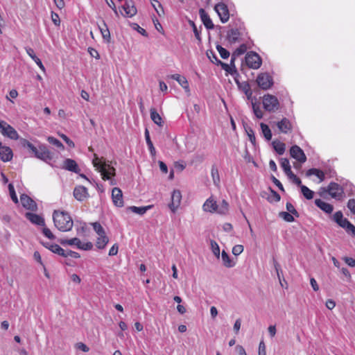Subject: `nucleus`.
Masks as SVG:
<instances>
[{"label":"nucleus","mask_w":355,"mask_h":355,"mask_svg":"<svg viewBox=\"0 0 355 355\" xmlns=\"http://www.w3.org/2000/svg\"><path fill=\"white\" fill-rule=\"evenodd\" d=\"M108 242L109 238L105 234L100 235L97 237L96 246L100 250L104 249Z\"/></svg>","instance_id":"nucleus-32"},{"label":"nucleus","mask_w":355,"mask_h":355,"mask_svg":"<svg viewBox=\"0 0 355 355\" xmlns=\"http://www.w3.org/2000/svg\"><path fill=\"white\" fill-rule=\"evenodd\" d=\"M222 23H225L229 20L230 13L226 4L223 2L217 3L214 7Z\"/></svg>","instance_id":"nucleus-11"},{"label":"nucleus","mask_w":355,"mask_h":355,"mask_svg":"<svg viewBox=\"0 0 355 355\" xmlns=\"http://www.w3.org/2000/svg\"><path fill=\"white\" fill-rule=\"evenodd\" d=\"M42 233L48 239H55V236L54 234L52 233V232L51 231L50 229L47 228V227H43L42 229Z\"/></svg>","instance_id":"nucleus-51"},{"label":"nucleus","mask_w":355,"mask_h":355,"mask_svg":"<svg viewBox=\"0 0 355 355\" xmlns=\"http://www.w3.org/2000/svg\"><path fill=\"white\" fill-rule=\"evenodd\" d=\"M8 189H9V193H10V196L12 200L15 203H18V198H17V196L15 193V188H14V186L12 185V184H8Z\"/></svg>","instance_id":"nucleus-43"},{"label":"nucleus","mask_w":355,"mask_h":355,"mask_svg":"<svg viewBox=\"0 0 355 355\" xmlns=\"http://www.w3.org/2000/svg\"><path fill=\"white\" fill-rule=\"evenodd\" d=\"M153 205H148L144 207H136V206H130L126 208L127 211H131L135 214H139V215H144L146 213L147 211L152 209Z\"/></svg>","instance_id":"nucleus-25"},{"label":"nucleus","mask_w":355,"mask_h":355,"mask_svg":"<svg viewBox=\"0 0 355 355\" xmlns=\"http://www.w3.org/2000/svg\"><path fill=\"white\" fill-rule=\"evenodd\" d=\"M291 156L300 163L306 161V157L304 151L297 145L293 146L290 149Z\"/></svg>","instance_id":"nucleus-13"},{"label":"nucleus","mask_w":355,"mask_h":355,"mask_svg":"<svg viewBox=\"0 0 355 355\" xmlns=\"http://www.w3.org/2000/svg\"><path fill=\"white\" fill-rule=\"evenodd\" d=\"M170 78L176 80L181 86L187 80L184 76H180L178 73L171 75Z\"/></svg>","instance_id":"nucleus-46"},{"label":"nucleus","mask_w":355,"mask_h":355,"mask_svg":"<svg viewBox=\"0 0 355 355\" xmlns=\"http://www.w3.org/2000/svg\"><path fill=\"white\" fill-rule=\"evenodd\" d=\"M47 140H48V141H49L50 144H53V145L55 146H56V147H58V148H60V149H62V150H63V149H64V146H63V144H62V143H61L58 139H57L56 138H55V137H49L47 138Z\"/></svg>","instance_id":"nucleus-42"},{"label":"nucleus","mask_w":355,"mask_h":355,"mask_svg":"<svg viewBox=\"0 0 355 355\" xmlns=\"http://www.w3.org/2000/svg\"><path fill=\"white\" fill-rule=\"evenodd\" d=\"M244 248L242 245H236L232 248V253L235 256L241 254L243 252Z\"/></svg>","instance_id":"nucleus-50"},{"label":"nucleus","mask_w":355,"mask_h":355,"mask_svg":"<svg viewBox=\"0 0 355 355\" xmlns=\"http://www.w3.org/2000/svg\"><path fill=\"white\" fill-rule=\"evenodd\" d=\"M13 153L12 149L6 146H3L0 142V159L4 162H9L12 159Z\"/></svg>","instance_id":"nucleus-17"},{"label":"nucleus","mask_w":355,"mask_h":355,"mask_svg":"<svg viewBox=\"0 0 355 355\" xmlns=\"http://www.w3.org/2000/svg\"><path fill=\"white\" fill-rule=\"evenodd\" d=\"M88 52L89 53V54L92 57L95 58L96 59L100 58L99 53H98V51L96 49H94L93 48H89Z\"/></svg>","instance_id":"nucleus-63"},{"label":"nucleus","mask_w":355,"mask_h":355,"mask_svg":"<svg viewBox=\"0 0 355 355\" xmlns=\"http://www.w3.org/2000/svg\"><path fill=\"white\" fill-rule=\"evenodd\" d=\"M182 194L180 190H174L171 195V202L169 204V209L175 213L180 205Z\"/></svg>","instance_id":"nucleus-12"},{"label":"nucleus","mask_w":355,"mask_h":355,"mask_svg":"<svg viewBox=\"0 0 355 355\" xmlns=\"http://www.w3.org/2000/svg\"><path fill=\"white\" fill-rule=\"evenodd\" d=\"M112 199L114 205L118 207L123 206V193L119 188L115 187L112 191Z\"/></svg>","instance_id":"nucleus-16"},{"label":"nucleus","mask_w":355,"mask_h":355,"mask_svg":"<svg viewBox=\"0 0 355 355\" xmlns=\"http://www.w3.org/2000/svg\"><path fill=\"white\" fill-rule=\"evenodd\" d=\"M73 196L78 201H83L89 197L87 189L83 186H77L73 190Z\"/></svg>","instance_id":"nucleus-15"},{"label":"nucleus","mask_w":355,"mask_h":355,"mask_svg":"<svg viewBox=\"0 0 355 355\" xmlns=\"http://www.w3.org/2000/svg\"><path fill=\"white\" fill-rule=\"evenodd\" d=\"M246 132H247V135L249 137V140L250 141V142L252 144H254L255 141H256V137H255L254 131L251 128H249L248 130H246Z\"/></svg>","instance_id":"nucleus-52"},{"label":"nucleus","mask_w":355,"mask_h":355,"mask_svg":"<svg viewBox=\"0 0 355 355\" xmlns=\"http://www.w3.org/2000/svg\"><path fill=\"white\" fill-rule=\"evenodd\" d=\"M301 193L307 200H311L314 197V192L305 185L300 186Z\"/></svg>","instance_id":"nucleus-35"},{"label":"nucleus","mask_w":355,"mask_h":355,"mask_svg":"<svg viewBox=\"0 0 355 355\" xmlns=\"http://www.w3.org/2000/svg\"><path fill=\"white\" fill-rule=\"evenodd\" d=\"M280 164L286 175L288 174L290 172L292 171L290 162L288 159L282 158L280 159Z\"/></svg>","instance_id":"nucleus-38"},{"label":"nucleus","mask_w":355,"mask_h":355,"mask_svg":"<svg viewBox=\"0 0 355 355\" xmlns=\"http://www.w3.org/2000/svg\"><path fill=\"white\" fill-rule=\"evenodd\" d=\"M262 103L264 110L269 112H275L280 107L278 98L275 96L269 94L263 95Z\"/></svg>","instance_id":"nucleus-4"},{"label":"nucleus","mask_w":355,"mask_h":355,"mask_svg":"<svg viewBox=\"0 0 355 355\" xmlns=\"http://www.w3.org/2000/svg\"><path fill=\"white\" fill-rule=\"evenodd\" d=\"M60 242L62 245H76L77 248L83 250H90L93 248L92 242L83 243L78 238L62 239Z\"/></svg>","instance_id":"nucleus-7"},{"label":"nucleus","mask_w":355,"mask_h":355,"mask_svg":"<svg viewBox=\"0 0 355 355\" xmlns=\"http://www.w3.org/2000/svg\"><path fill=\"white\" fill-rule=\"evenodd\" d=\"M53 220L55 227L61 232H68L73 225L71 216L64 211L55 210L53 214Z\"/></svg>","instance_id":"nucleus-3"},{"label":"nucleus","mask_w":355,"mask_h":355,"mask_svg":"<svg viewBox=\"0 0 355 355\" xmlns=\"http://www.w3.org/2000/svg\"><path fill=\"white\" fill-rule=\"evenodd\" d=\"M333 218L336 223H339V222L343 218V214L340 211H338L334 214Z\"/></svg>","instance_id":"nucleus-59"},{"label":"nucleus","mask_w":355,"mask_h":355,"mask_svg":"<svg viewBox=\"0 0 355 355\" xmlns=\"http://www.w3.org/2000/svg\"><path fill=\"white\" fill-rule=\"evenodd\" d=\"M344 261L349 266H351V267H354L355 266V259H354L353 258H351V257H345L344 258Z\"/></svg>","instance_id":"nucleus-64"},{"label":"nucleus","mask_w":355,"mask_h":355,"mask_svg":"<svg viewBox=\"0 0 355 355\" xmlns=\"http://www.w3.org/2000/svg\"><path fill=\"white\" fill-rule=\"evenodd\" d=\"M26 51L27 54L35 61V62L37 64L40 69L44 71L45 67L43 65L41 60L35 55L33 49L31 48H26Z\"/></svg>","instance_id":"nucleus-29"},{"label":"nucleus","mask_w":355,"mask_h":355,"mask_svg":"<svg viewBox=\"0 0 355 355\" xmlns=\"http://www.w3.org/2000/svg\"><path fill=\"white\" fill-rule=\"evenodd\" d=\"M280 216L287 222H293L294 220V218L292 214L289 212L282 211L279 214Z\"/></svg>","instance_id":"nucleus-49"},{"label":"nucleus","mask_w":355,"mask_h":355,"mask_svg":"<svg viewBox=\"0 0 355 355\" xmlns=\"http://www.w3.org/2000/svg\"><path fill=\"white\" fill-rule=\"evenodd\" d=\"M245 63L251 69H259L262 63L259 55L255 52L250 51L245 55Z\"/></svg>","instance_id":"nucleus-8"},{"label":"nucleus","mask_w":355,"mask_h":355,"mask_svg":"<svg viewBox=\"0 0 355 355\" xmlns=\"http://www.w3.org/2000/svg\"><path fill=\"white\" fill-rule=\"evenodd\" d=\"M199 15L205 26L207 29H213L214 26V24L208 14L205 12V10L203 8H200L199 10Z\"/></svg>","instance_id":"nucleus-23"},{"label":"nucleus","mask_w":355,"mask_h":355,"mask_svg":"<svg viewBox=\"0 0 355 355\" xmlns=\"http://www.w3.org/2000/svg\"><path fill=\"white\" fill-rule=\"evenodd\" d=\"M43 245L51 250L52 252L60 255L62 257H66V253L64 249H62L58 244H51L50 243H42Z\"/></svg>","instance_id":"nucleus-24"},{"label":"nucleus","mask_w":355,"mask_h":355,"mask_svg":"<svg viewBox=\"0 0 355 355\" xmlns=\"http://www.w3.org/2000/svg\"><path fill=\"white\" fill-rule=\"evenodd\" d=\"M60 136L68 144L69 147H74V143L67 136L64 134H60Z\"/></svg>","instance_id":"nucleus-58"},{"label":"nucleus","mask_w":355,"mask_h":355,"mask_svg":"<svg viewBox=\"0 0 355 355\" xmlns=\"http://www.w3.org/2000/svg\"><path fill=\"white\" fill-rule=\"evenodd\" d=\"M252 107L255 116L259 119H262L263 116V112L261 109L259 105L257 104L256 102L252 101Z\"/></svg>","instance_id":"nucleus-37"},{"label":"nucleus","mask_w":355,"mask_h":355,"mask_svg":"<svg viewBox=\"0 0 355 355\" xmlns=\"http://www.w3.org/2000/svg\"><path fill=\"white\" fill-rule=\"evenodd\" d=\"M211 248L213 254L218 259L220 257V248L218 243L211 240L210 242Z\"/></svg>","instance_id":"nucleus-39"},{"label":"nucleus","mask_w":355,"mask_h":355,"mask_svg":"<svg viewBox=\"0 0 355 355\" xmlns=\"http://www.w3.org/2000/svg\"><path fill=\"white\" fill-rule=\"evenodd\" d=\"M322 189L337 200H340L344 197L343 189L338 183L331 182L327 187Z\"/></svg>","instance_id":"nucleus-5"},{"label":"nucleus","mask_w":355,"mask_h":355,"mask_svg":"<svg viewBox=\"0 0 355 355\" xmlns=\"http://www.w3.org/2000/svg\"><path fill=\"white\" fill-rule=\"evenodd\" d=\"M150 112L152 121L158 126L162 127L164 124L162 118L159 115V114L156 111V110L155 108H150Z\"/></svg>","instance_id":"nucleus-28"},{"label":"nucleus","mask_w":355,"mask_h":355,"mask_svg":"<svg viewBox=\"0 0 355 355\" xmlns=\"http://www.w3.org/2000/svg\"><path fill=\"white\" fill-rule=\"evenodd\" d=\"M92 164L96 170L101 173L103 180H109L111 185L116 184V181L112 178L115 175V168L110 164L109 162L94 154Z\"/></svg>","instance_id":"nucleus-1"},{"label":"nucleus","mask_w":355,"mask_h":355,"mask_svg":"<svg viewBox=\"0 0 355 355\" xmlns=\"http://www.w3.org/2000/svg\"><path fill=\"white\" fill-rule=\"evenodd\" d=\"M347 207L355 215V199H350L347 202Z\"/></svg>","instance_id":"nucleus-54"},{"label":"nucleus","mask_w":355,"mask_h":355,"mask_svg":"<svg viewBox=\"0 0 355 355\" xmlns=\"http://www.w3.org/2000/svg\"><path fill=\"white\" fill-rule=\"evenodd\" d=\"M221 259L223 265L227 268H232L236 264L235 261L229 257L228 254L225 250L222 251Z\"/></svg>","instance_id":"nucleus-30"},{"label":"nucleus","mask_w":355,"mask_h":355,"mask_svg":"<svg viewBox=\"0 0 355 355\" xmlns=\"http://www.w3.org/2000/svg\"><path fill=\"white\" fill-rule=\"evenodd\" d=\"M189 24L193 28V33L195 35L196 38L200 42H201V37L200 35V31L197 28V26H196L195 23L193 21H189Z\"/></svg>","instance_id":"nucleus-48"},{"label":"nucleus","mask_w":355,"mask_h":355,"mask_svg":"<svg viewBox=\"0 0 355 355\" xmlns=\"http://www.w3.org/2000/svg\"><path fill=\"white\" fill-rule=\"evenodd\" d=\"M258 85L263 89H268L273 85L272 77L267 73H260L257 78Z\"/></svg>","instance_id":"nucleus-10"},{"label":"nucleus","mask_w":355,"mask_h":355,"mask_svg":"<svg viewBox=\"0 0 355 355\" xmlns=\"http://www.w3.org/2000/svg\"><path fill=\"white\" fill-rule=\"evenodd\" d=\"M62 168L75 173H78L80 171L76 162L69 158L63 162Z\"/></svg>","instance_id":"nucleus-19"},{"label":"nucleus","mask_w":355,"mask_h":355,"mask_svg":"<svg viewBox=\"0 0 355 355\" xmlns=\"http://www.w3.org/2000/svg\"><path fill=\"white\" fill-rule=\"evenodd\" d=\"M244 31L239 29H231L227 32V40L230 44L244 41Z\"/></svg>","instance_id":"nucleus-9"},{"label":"nucleus","mask_w":355,"mask_h":355,"mask_svg":"<svg viewBox=\"0 0 355 355\" xmlns=\"http://www.w3.org/2000/svg\"><path fill=\"white\" fill-rule=\"evenodd\" d=\"M26 218L29 220L33 224L40 225V226H44L45 222L43 217H42L40 215H37L36 214L27 212L25 214Z\"/></svg>","instance_id":"nucleus-22"},{"label":"nucleus","mask_w":355,"mask_h":355,"mask_svg":"<svg viewBox=\"0 0 355 355\" xmlns=\"http://www.w3.org/2000/svg\"><path fill=\"white\" fill-rule=\"evenodd\" d=\"M125 13L122 14L124 17H132L137 13V8H135L132 1H126L124 5L122 6Z\"/></svg>","instance_id":"nucleus-20"},{"label":"nucleus","mask_w":355,"mask_h":355,"mask_svg":"<svg viewBox=\"0 0 355 355\" xmlns=\"http://www.w3.org/2000/svg\"><path fill=\"white\" fill-rule=\"evenodd\" d=\"M276 125L279 130L284 134H288L293 130L292 123L286 117L282 118Z\"/></svg>","instance_id":"nucleus-14"},{"label":"nucleus","mask_w":355,"mask_h":355,"mask_svg":"<svg viewBox=\"0 0 355 355\" xmlns=\"http://www.w3.org/2000/svg\"><path fill=\"white\" fill-rule=\"evenodd\" d=\"M216 49L218 51V53L222 58L226 59L230 56L229 51L227 50H226L225 48H223V46L218 45L216 46Z\"/></svg>","instance_id":"nucleus-44"},{"label":"nucleus","mask_w":355,"mask_h":355,"mask_svg":"<svg viewBox=\"0 0 355 355\" xmlns=\"http://www.w3.org/2000/svg\"><path fill=\"white\" fill-rule=\"evenodd\" d=\"M36 157L46 162L51 161L53 158L51 152L44 146H40L39 147V151L38 153H37Z\"/></svg>","instance_id":"nucleus-21"},{"label":"nucleus","mask_w":355,"mask_h":355,"mask_svg":"<svg viewBox=\"0 0 355 355\" xmlns=\"http://www.w3.org/2000/svg\"><path fill=\"white\" fill-rule=\"evenodd\" d=\"M202 208L207 213L226 215L229 211V204L225 200L218 203L214 197L211 196L205 200Z\"/></svg>","instance_id":"nucleus-2"},{"label":"nucleus","mask_w":355,"mask_h":355,"mask_svg":"<svg viewBox=\"0 0 355 355\" xmlns=\"http://www.w3.org/2000/svg\"><path fill=\"white\" fill-rule=\"evenodd\" d=\"M51 19L53 22V24L57 26H59L60 24V17H59V15L53 12H51Z\"/></svg>","instance_id":"nucleus-55"},{"label":"nucleus","mask_w":355,"mask_h":355,"mask_svg":"<svg viewBox=\"0 0 355 355\" xmlns=\"http://www.w3.org/2000/svg\"><path fill=\"white\" fill-rule=\"evenodd\" d=\"M345 230L347 233L355 236V226L352 223H350Z\"/></svg>","instance_id":"nucleus-61"},{"label":"nucleus","mask_w":355,"mask_h":355,"mask_svg":"<svg viewBox=\"0 0 355 355\" xmlns=\"http://www.w3.org/2000/svg\"><path fill=\"white\" fill-rule=\"evenodd\" d=\"M260 127H261V133H262L263 136L264 137V138L267 141H270L272 139V135L271 130H270V128L268 127V125L263 123H261Z\"/></svg>","instance_id":"nucleus-33"},{"label":"nucleus","mask_w":355,"mask_h":355,"mask_svg":"<svg viewBox=\"0 0 355 355\" xmlns=\"http://www.w3.org/2000/svg\"><path fill=\"white\" fill-rule=\"evenodd\" d=\"M288 178L295 184L297 186L302 185V182L299 178H297L292 171L286 175Z\"/></svg>","instance_id":"nucleus-47"},{"label":"nucleus","mask_w":355,"mask_h":355,"mask_svg":"<svg viewBox=\"0 0 355 355\" xmlns=\"http://www.w3.org/2000/svg\"><path fill=\"white\" fill-rule=\"evenodd\" d=\"M99 29H100V31H101V33L102 35L103 40L106 42H110V31H109L107 25L105 24V23H103V26H100Z\"/></svg>","instance_id":"nucleus-36"},{"label":"nucleus","mask_w":355,"mask_h":355,"mask_svg":"<svg viewBox=\"0 0 355 355\" xmlns=\"http://www.w3.org/2000/svg\"><path fill=\"white\" fill-rule=\"evenodd\" d=\"M20 201L22 206L26 209L31 211H35L37 209V205L35 202L27 195L22 194L20 196Z\"/></svg>","instance_id":"nucleus-18"},{"label":"nucleus","mask_w":355,"mask_h":355,"mask_svg":"<svg viewBox=\"0 0 355 355\" xmlns=\"http://www.w3.org/2000/svg\"><path fill=\"white\" fill-rule=\"evenodd\" d=\"M34 259L41 266L44 265V263L42 260L41 255L38 251H35L33 254Z\"/></svg>","instance_id":"nucleus-60"},{"label":"nucleus","mask_w":355,"mask_h":355,"mask_svg":"<svg viewBox=\"0 0 355 355\" xmlns=\"http://www.w3.org/2000/svg\"><path fill=\"white\" fill-rule=\"evenodd\" d=\"M0 132L3 136L12 140H17L19 138L16 130L5 121L0 120Z\"/></svg>","instance_id":"nucleus-6"},{"label":"nucleus","mask_w":355,"mask_h":355,"mask_svg":"<svg viewBox=\"0 0 355 355\" xmlns=\"http://www.w3.org/2000/svg\"><path fill=\"white\" fill-rule=\"evenodd\" d=\"M145 139L147 144V146L148 147V150L150 151V153L153 157H155L156 155V150L153 144L152 141L150 140L149 131L148 129L145 130Z\"/></svg>","instance_id":"nucleus-31"},{"label":"nucleus","mask_w":355,"mask_h":355,"mask_svg":"<svg viewBox=\"0 0 355 355\" xmlns=\"http://www.w3.org/2000/svg\"><path fill=\"white\" fill-rule=\"evenodd\" d=\"M259 355H266V345L263 340L259 345Z\"/></svg>","instance_id":"nucleus-53"},{"label":"nucleus","mask_w":355,"mask_h":355,"mask_svg":"<svg viewBox=\"0 0 355 355\" xmlns=\"http://www.w3.org/2000/svg\"><path fill=\"white\" fill-rule=\"evenodd\" d=\"M315 204L318 207L327 214H331L334 210V207L331 204L320 199H316L315 200Z\"/></svg>","instance_id":"nucleus-26"},{"label":"nucleus","mask_w":355,"mask_h":355,"mask_svg":"<svg viewBox=\"0 0 355 355\" xmlns=\"http://www.w3.org/2000/svg\"><path fill=\"white\" fill-rule=\"evenodd\" d=\"M119 250V245L118 244L115 243L114 244L112 248L109 250V256H114L116 255Z\"/></svg>","instance_id":"nucleus-57"},{"label":"nucleus","mask_w":355,"mask_h":355,"mask_svg":"<svg viewBox=\"0 0 355 355\" xmlns=\"http://www.w3.org/2000/svg\"><path fill=\"white\" fill-rule=\"evenodd\" d=\"M92 226L98 236L105 234L103 227L99 223H94Z\"/></svg>","instance_id":"nucleus-41"},{"label":"nucleus","mask_w":355,"mask_h":355,"mask_svg":"<svg viewBox=\"0 0 355 355\" xmlns=\"http://www.w3.org/2000/svg\"><path fill=\"white\" fill-rule=\"evenodd\" d=\"M286 209L289 213H291L293 215H295L297 216H298L297 211H296L294 206L291 202L286 203Z\"/></svg>","instance_id":"nucleus-56"},{"label":"nucleus","mask_w":355,"mask_h":355,"mask_svg":"<svg viewBox=\"0 0 355 355\" xmlns=\"http://www.w3.org/2000/svg\"><path fill=\"white\" fill-rule=\"evenodd\" d=\"M76 347L84 352H87L89 350V348L83 343H77Z\"/></svg>","instance_id":"nucleus-62"},{"label":"nucleus","mask_w":355,"mask_h":355,"mask_svg":"<svg viewBox=\"0 0 355 355\" xmlns=\"http://www.w3.org/2000/svg\"><path fill=\"white\" fill-rule=\"evenodd\" d=\"M272 146L275 149V150L279 154V155H283L286 150L285 144L279 141H273Z\"/></svg>","instance_id":"nucleus-34"},{"label":"nucleus","mask_w":355,"mask_h":355,"mask_svg":"<svg viewBox=\"0 0 355 355\" xmlns=\"http://www.w3.org/2000/svg\"><path fill=\"white\" fill-rule=\"evenodd\" d=\"M248 49L245 44H241L234 52V55H241L244 54Z\"/></svg>","instance_id":"nucleus-45"},{"label":"nucleus","mask_w":355,"mask_h":355,"mask_svg":"<svg viewBox=\"0 0 355 355\" xmlns=\"http://www.w3.org/2000/svg\"><path fill=\"white\" fill-rule=\"evenodd\" d=\"M211 175L215 184H218L220 182L219 173L216 166H212L211 170Z\"/></svg>","instance_id":"nucleus-40"},{"label":"nucleus","mask_w":355,"mask_h":355,"mask_svg":"<svg viewBox=\"0 0 355 355\" xmlns=\"http://www.w3.org/2000/svg\"><path fill=\"white\" fill-rule=\"evenodd\" d=\"M306 175L307 177H310L311 175H315L317 178H318L319 182H322L325 179L324 173L322 171H321L318 168H312L309 169L306 172Z\"/></svg>","instance_id":"nucleus-27"}]
</instances>
